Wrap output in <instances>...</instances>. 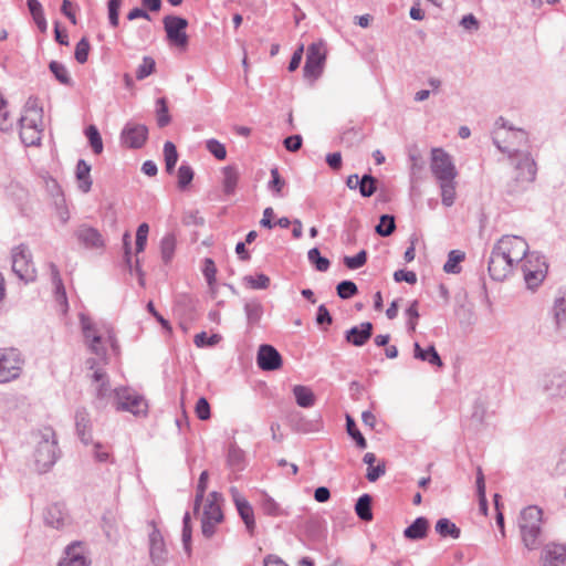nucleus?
<instances>
[{
	"instance_id": "nucleus-1",
	"label": "nucleus",
	"mask_w": 566,
	"mask_h": 566,
	"mask_svg": "<svg viewBox=\"0 0 566 566\" xmlns=\"http://www.w3.org/2000/svg\"><path fill=\"white\" fill-rule=\"evenodd\" d=\"M495 245L515 264L525 259L522 268L528 289L534 290L542 283L547 273L545 258L534 253L527 255L528 244L522 237L503 235Z\"/></svg>"
},
{
	"instance_id": "nucleus-2",
	"label": "nucleus",
	"mask_w": 566,
	"mask_h": 566,
	"mask_svg": "<svg viewBox=\"0 0 566 566\" xmlns=\"http://www.w3.org/2000/svg\"><path fill=\"white\" fill-rule=\"evenodd\" d=\"M493 144L496 148L507 154L511 164L514 167L515 175H517V187L510 188L511 192H523L527 185L534 181L536 176V164L531 154L526 149H518L512 145H502L500 140V133H494Z\"/></svg>"
},
{
	"instance_id": "nucleus-3",
	"label": "nucleus",
	"mask_w": 566,
	"mask_h": 566,
	"mask_svg": "<svg viewBox=\"0 0 566 566\" xmlns=\"http://www.w3.org/2000/svg\"><path fill=\"white\" fill-rule=\"evenodd\" d=\"M542 515V510L535 505L525 507L520 514L518 527L522 541L531 551L536 549L539 545Z\"/></svg>"
},
{
	"instance_id": "nucleus-4",
	"label": "nucleus",
	"mask_w": 566,
	"mask_h": 566,
	"mask_svg": "<svg viewBox=\"0 0 566 566\" xmlns=\"http://www.w3.org/2000/svg\"><path fill=\"white\" fill-rule=\"evenodd\" d=\"M57 441L52 429H45L41 433L34 451V462L38 472H48L57 460Z\"/></svg>"
},
{
	"instance_id": "nucleus-5",
	"label": "nucleus",
	"mask_w": 566,
	"mask_h": 566,
	"mask_svg": "<svg viewBox=\"0 0 566 566\" xmlns=\"http://www.w3.org/2000/svg\"><path fill=\"white\" fill-rule=\"evenodd\" d=\"M81 327L84 339L88 346V349L98 359L106 363V347L104 346V338L106 336L105 327L108 325L103 324L102 326L94 323L90 317L81 314L80 316Z\"/></svg>"
},
{
	"instance_id": "nucleus-6",
	"label": "nucleus",
	"mask_w": 566,
	"mask_h": 566,
	"mask_svg": "<svg viewBox=\"0 0 566 566\" xmlns=\"http://www.w3.org/2000/svg\"><path fill=\"white\" fill-rule=\"evenodd\" d=\"M430 170L437 182L449 181L458 177V170L451 155L442 148H432Z\"/></svg>"
},
{
	"instance_id": "nucleus-7",
	"label": "nucleus",
	"mask_w": 566,
	"mask_h": 566,
	"mask_svg": "<svg viewBox=\"0 0 566 566\" xmlns=\"http://www.w3.org/2000/svg\"><path fill=\"white\" fill-rule=\"evenodd\" d=\"M114 394L117 410L128 411L137 417L147 415L148 405L142 395L125 387L116 388Z\"/></svg>"
},
{
	"instance_id": "nucleus-8",
	"label": "nucleus",
	"mask_w": 566,
	"mask_h": 566,
	"mask_svg": "<svg viewBox=\"0 0 566 566\" xmlns=\"http://www.w3.org/2000/svg\"><path fill=\"white\" fill-rule=\"evenodd\" d=\"M23 359L14 348H0V384L12 381L21 375Z\"/></svg>"
},
{
	"instance_id": "nucleus-9",
	"label": "nucleus",
	"mask_w": 566,
	"mask_h": 566,
	"mask_svg": "<svg viewBox=\"0 0 566 566\" xmlns=\"http://www.w3.org/2000/svg\"><path fill=\"white\" fill-rule=\"evenodd\" d=\"M12 271L25 283L35 279V268L32 262V255L28 247L20 244L12 250Z\"/></svg>"
},
{
	"instance_id": "nucleus-10",
	"label": "nucleus",
	"mask_w": 566,
	"mask_h": 566,
	"mask_svg": "<svg viewBox=\"0 0 566 566\" xmlns=\"http://www.w3.org/2000/svg\"><path fill=\"white\" fill-rule=\"evenodd\" d=\"M164 29L168 41L179 48H186L188 44V35L186 29L188 21L178 15H166L163 19Z\"/></svg>"
},
{
	"instance_id": "nucleus-11",
	"label": "nucleus",
	"mask_w": 566,
	"mask_h": 566,
	"mask_svg": "<svg viewBox=\"0 0 566 566\" xmlns=\"http://www.w3.org/2000/svg\"><path fill=\"white\" fill-rule=\"evenodd\" d=\"M325 60L326 51L322 41L308 45L303 67L304 76L317 78L322 73Z\"/></svg>"
},
{
	"instance_id": "nucleus-12",
	"label": "nucleus",
	"mask_w": 566,
	"mask_h": 566,
	"mask_svg": "<svg viewBox=\"0 0 566 566\" xmlns=\"http://www.w3.org/2000/svg\"><path fill=\"white\" fill-rule=\"evenodd\" d=\"M515 263L506 258L505 252L497 250L494 244L488 261L490 276L494 281H503L512 272Z\"/></svg>"
},
{
	"instance_id": "nucleus-13",
	"label": "nucleus",
	"mask_w": 566,
	"mask_h": 566,
	"mask_svg": "<svg viewBox=\"0 0 566 566\" xmlns=\"http://www.w3.org/2000/svg\"><path fill=\"white\" fill-rule=\"evenodd\" d=\"M148 138V128L144 124L127 122L120 133V142L130 149L142 148Z\"/></svg>"
},
{
	"instance_id": "nucleus-14",
	"label": "nucleus",
	"mask_w": 566,
	"mask_h": 566,
	"mask_svg": "<svg viewBox=\"0 0 566 566\" xmlns=\"http://www.w3.org/2000/svg\"><path fill=\"white\" fill-rule=\"evenodd\" d=\"M21 142L30 147L40 145L42 137L43 122H36L28 116H21L19 119Z\"/></svg>"
},
{
	"instance_id": "nucleus-15",
	"label": "nucleus",
	"mask_w": 566,
	"mask_h": 566,
	"mask_svg": "<svg viewBox=\"0 0 566 566\" xmlns=\"http://www.w3.org/2000/svg\"><path fill=\"white\" fill-rule=\"evenodd\" d=\"M542 389L547 398H563L566 396V373H549L542 380Z\"/></svg>"
},
{
	"instance_id": "nucleus-16",
	"label": "nucleus",
	"mask_w": 566,
	"mask_h": 566,
	"mask_svg": "<svg viewBox=\"0 0 566 566\" xmlns=\"http://www.w3.org/2000/svg\"><path fill=\"white\" fill-rule=\"evenodd\" d=\"M256 364L264 371L277 370L282 366V356L272 345L263 344L259 347Z\"/></svg>"
},
{
	"instance_id": "nucleus-17",
	"label": "nucleus",
	"mask_w": 566,
	"mask_h": 566,
	"mask_svg": "<svg viewBox=\"0 0 566 566\" xmlns=\"http://www.w3.org/2000/svg\"><path fill=\"white\" fill-rule=\"evenodd\" d=\"M230 494L248 532L253 534L255 528V520L251 504L240 494L235 486L230 488Z\"/></svg>"
},
{
	"instance_id": "nucleus-18",
	"label": "nucleus",
	"mask_w": 566,
	"mask_h": 566,
	"mask_svg": "<svg viewBox=\"0 0 566 566\" xmlns=\"http://www.w3.org/2000/svg\"><path fill=\"white\" fill-rule=\"evenodd\" d=\"M167 548L160 531L156 527L149 534V556L154 566H163L167 562Z\"/></svg>"
},
{
	"instance_id": "nucleus-19",
	"label": "nucleus",
	"mask_w": 566,
	"mask_h": 566,
	"mask_svg": "<svg viewBox=\"0 0 566 566\" xmlns=\"http://www.w3.org/2000/svg\"><path fill=\"white\" fill-rule=\"evenodd\" d=\"M374 326L370 322H364L346 331L345 339L357 347L365 345L373 336Z\"/></svg>"
},
{
	"instance_id": "nucleus-20",
	"label": "nucleus",
	"mask_w": 566,
	"mask_h": 566,
	"mask_svg": "<svg viewBox=\"0 0 566 566\" xmlns=\"http://www.w3.org/2000/svg\"><path fill=\"white\" fill-rule=\"evenodd\" d=\"M76 433L84 444L93 442L92 423L90 415L85 408H78L75 412Z\"/></svg>"
},
{
	"instance_id": "nucleus-21",
	"label": "nucleus",
	"mask_w": 566,
	"mask_h": 566,
	"mask_svg": "<svg viewBox=\"0 0 566 566\" xmlns=\"http://www.w3.org/2000/svg\"><path fill=\"white\" fill-rule=\"evenodd\" d=\"M543 566H566V547L548 544L543 551Z\"/></svg>"
},
{
	"instance_id": "nucleus-22",
	"label": "nucleus",
	"mask_w": 566,
	"mask_h": 566,
	"mask_svg": "<svg viewBox=\"0 0 566 566\" xmlns=\"http://www.w3.org/2000/svg\"><path fill=\"white\" fill-rule=\"evenodd\" d=\"M59 566H88V562L83 553L81 543L75 542L65 548L64 557Z\"/></svg>"
},
{
	"instance_id": "nucleus-23",
	"label": "nucleus",
	"mask_w": 566,
	"mask_h": 566,
	"mask_svg": "<svg viewBox=\"0 0 566 566\" xmlns=\"http://www.w3.org/2000/svg\"><path fill=\"white\" fill-rule=\"evenodd\" d=\"M76 237L86 248H102L104 240L99 231L95 228L82 226L76 231Z\"/></svg>"
},
{
	"instance_id": "nucleus-24",
	"label": "nucleus",
	"mask_w": 566,
	"mask_h": 566,
	"mask_svg": "<svg viewBox=\"0 0 566 566\" xmlns=\"http://www.w3.org/2000/svg\"><path fill=\"white\" fill-rule=\"evenodd\" d=\"M428 528L429 521L423 516H419L405 528L403 536L411 541H419L427 536Z\"/></svg>"
},
{
	"instance_id": "nucleus-25",
	"label": "nucleus",
	"mask_w": 566,
	"mask_h": 566,
	"mask_svg": "<svg viewBox=\"0 0 566 566\" xmlns=\"http://www.w3.org/2000/svg\"><path fill=\"white\" fill-rule=\"evenodd\" d=\"M413 357L416 359L427 361L432 366H437V367L443 366L441 357L438 354V352L436 350L433 345H430L428 348L423 349L418 343H415Z\"/></svg>"
},
{
	"instance_id": "nucleus-26",
	"label": "nucleus",
	"mask_w": 566,
	"mask_h": 566,
	"mask_svg": "<svg viewBox=\"0 0 566 566\" xmlns=\"http://www.w3.org/2000/svg\"><path fill=\"white\" fill-rule=\"evenodd\" d=\"M49 268H50L51 281H52V284L54 287L55 300L59 304L67 307L66 291H65L62 277L60 275V271L54 263H50Z\"/></svg>"
},
{
	"instance_id": "nucleus-27",
	"label": "nucleus",
	"mask_w": 566,
	"mask_h": 566,
	"mask_svg": "<svg viewBox=\"0 0 566 566\" xmlns=\"http://www.w3.org/2000/svg\"><path fill=\"white\" fill-rule=\"evenodd\" d=\"M556 328L562 332L566 329V287L559 292L553 306Z\"/></svg>"
},
{
	"instance_id": "nucleus-28",
	"label": "nucleus",
	"mask_w": 566,
	"mask_h": 566,
	"mask_svg": "<svg viewBox=\"0 0 566 566\" xmlns=\"http://www.w3.org/2000/svg\"><path fill=\"white\" fill-rule=\"evenodd\" d=\"M499 133L501 136L502 133L501 132H499ZM500 140H501L502 145H512L515 148L523 149V147H525L528 143V136H527V133L523 129L509 128L505 132L504 139L502 140L500 138Z\"/></svg>"
},
{
	"instance_id": "nucleus-29",
	"label": "nucleus",
	"mask_w": 566,
	"mask_h": 566,
	"mask_svg": "<svg viewBox=\"0 0 566 566\" xmlns=\"http://www.w3.org/2000/svg\"><path fill=\"white\" fill-rule=\"evenodd\" d=\"M223 174V191L226 195H233L240 178V171L237 166L229 165L222 169Z\"/></svg>"
},
{
	"instance_id": "nucleus-30",
	"label": "nucleus",
	"mask_w": 566,
	"mask_h": 566,
	"mask_svg": "<svg viewBox=\"0 0 566 566\" xmlns=\"http://www.w3.org/2000/svg\"><path fill=\"white\" fill-rule=\"evenodd\" d=\"M227 463L233 471H241L245 465V453L235 443H231L228 449Z\"/></svg>"
},
{
	"instance_id": "nucleus-31",
	"label": "nucleus",
	"mask_w": 566,
	"mask_h": 566,
	"mask_svg": "<svg viewBox=\"0 0 566 566\" xmlns=\"http://www.w3.org/2000/svg\"><path fill=\"white\" fill-rule=\"evenodd\" d=\"M440 187L441 202L444 207H451L457 198V181L455 179L449 181L438 182Z\"/></svg>"
},
{
	"instance_id": "nucleus-32",
	"label": "nucleus",
	"mask_w": 566,
	"mask_h": 566,
	"mask_svg": "<svg viewBox=\"0 0 566 566\" xmlns=\"http://www.w3.org/2000/svg\"><path fill=\"white\" fill-rule=\"evenodd\" d=\"M90 172L91 166L84 159H80L76 165V178L80 182L78 187L83 192L91 190L92 179Z\"/></svg>"
},
{
	"instance_id": "nucleus-33",
	"label": "nucleus",
	"mask_w": 566,
	"mask_h": 566,
	"mask_svg": "<svg viewBox=\"0 0 566 566\" xmlns=\"http://www.w3.org/2000/svg\"><path fill=\"white\" fill-rule=\"evenodd\" d=\"M293 395L296 403L302 408H310L315 403V395L306 386L295 385L293 387Z\"/></svg>"
},
{
	"instance_id": "nucleus-34",
	"label": "nucleus",
	"mask_w": 566,
	"mask_h": 566,
	"mask_svg": "<svg viewBox=\"0 0 566 566\" xmlns=\"http://www.w3.org/2000/svg\"><path fill=\"white\" fill-rule=\"evenodd\" d=\"M434 530L441 537L458 539L461 535V530L447 517L438 520Z\"/></svg>"
},
{
	"instance_id": "nucleus-35",
	"label": "nucleus",
	"mask_w": 566,
	"mask_h": 566,
	"mask_svg": "<svg viewBox=\"0 0 566 566\" xmlns=\"http://www.w3.org/2000/svg\"><path fill=\"white\" fill-rule=\"evenodd\" d=\"M44 522L53 528H61L64 526V514L59 504L50 505L44 513Z\"/></svg>"
},
{
	"instance_id": "nucleus-36",
	"label": "nucleus",
	"mask_w": 566,
	"mask_h": 566,
	"mask_svg": "<svg viewBox=\"0 0 566 566\" xmlns=\"http://www.w3.org/2000/svg\"><path fill=\"white\" fill-rule=\"evenodd\" d=\"M371 495L365 493L360 495L355 504V512L361 521L369 522L373 520Z\"/></svg>"
},
{
	"instance_id": "nucleus-37",
	"label": "nucleus",
	"mask_w": 566,
	"mask_h": 566,
	"mask_svg": "<svg viewBox=\"0 0 566 566\" xmlns=\"http://www.w3.org/2000/svg\"><path fill=\"white\" fill-rule=\"evenodd\" d=\"M244 313L250 326L256 325L263 315V306L256 300H251L244 304Z\"/></svg>"
},
{
	"instance_id": "nucleus-38",
	"label": "nucleus",
	"mask_w": 566,
	"mask_h": 566,
	"mask_svg": "<svg viewBox=\"0 0 566 566\" xmlns=\"http://www.w3.org/2000/svg\"><path fill=\"white\" fill-rule=\"evenodd\" d=\"M286 186V181L281 177L276 167L271 169V180L268 182V190L275 198H283V189Z\"/></svg>"
},
{
	"instance_id": "nucleus-39",
	"label": "nucleus",
	"mask_w": 566,
	"mask_h": 566,
	"mask_svg": "<svg viewBox=\"0 0 566 566\" xmlns=\"http://www.w3.org/2000/svg\"><path fill=\"white\" fill-rule=\"evenodd\" d=\"M260 505L265 515H269V516L286 515L285 511L280 506V504L266 493H262Z\"/></svg>"
},
{
	"instance_id": "nucleus-40",
	"label": "nucleus",
	"mask_w": 566,
	"mask_h": 566,
	"mask_svg": "<svg viewBox=\"0 0 566 566\" xmlns=\"http://www.w3.org/2000/svg\"><path fill=\"white\" fill-rule=\"evenodd\" d=\"M464 260V253L460 250H451L448 260L443 265L446 273L458 274L461 272L460 263Z\"/></svg>"
},
{
	"instance_id": "nucleus-41",
	"label": "nucleus",
	"mask_w": 566,
	"mask_h": 566,
	"mask_svg": "<svg viewBox=\"0 0 566 566\" xmlns=\"http://www.w3.org/2000/svg\"><path fill=\"white\" fill-rule=\"evenodd\" d=\"M49 69L54 75V77L63 85L72 86L73 81L70 76V73L64 64L57 62V61H51L49 64Z\"/></svg>"
},
{
	"instance_id": "nucleus-42",
	"label": "nucleus",
	"mask_w": 566,
	"mask_h": 566,
	"mask_svg": "<svg viewBox=\"0 0 566 566\" xmlns=\"http://www.w3.org/2000/svg\"><path fill=\"white\" fill-rule=\"evenodd\" d=\"M29 11L41 31L46 30V20L41 3L38 0H27Z\"/></svg>"
},
{
	"instance_id": "nucleus-43",
	"label": "nucleus",
	"mask_w": 566,
	"mask_h": 566,
	"mask_svg": "<svg viewBox=\"0 0 566 566\" xmlns=\"http://www.w3.org/2000/svg\"><path fill=\"white\" fill-rule=\"evenodd\" d=\"M201 518L220 524L223 521V513L219 503L207 501Z\"/></svg>"
},
{
	"instance_id": "nucleus-44",
	"label": "nucleus",
	"mask_w": 566,
	"mask_h": 566,
	"mask_svg": "<svg viewBox=\"0 0 566 566\" xmlns=\"http://www.w3.org/2000/svg\"><path fill=\"white\" fill-rule=\"evenodd\" d=\"M24 115L36 122H43V108L39 105V99L35 96H30L24 104Z\"/></svg>"
},
{
	"instance_id": "nucleus-45",
	"label": "nucleus",
	"mask_w": 566,
	"mask_h": 566,
	"mask_svg": "<svg viewBox=\"0 0 566 566\" xmlns=\"http://www.w3.org/2000/svg\"><path fill=\"white\" fill-rule=\"evenodd\" d=\"M475 484H476L480 511L483 514H486L488 513V501H486V496H485V481H484L483 471L480 467L476 470Z\"/></svg>"
},
{
	"instance_id": "nucleus-46",
	"label": "nucleus",
	"mask_w": 566,
	"mask_h": 566,
	"mask_svg": "<svg viewBox=\"0 0 566 566\" xmlns=\"http://www.w3.org/2000/svg\"><path fill=\"white\" fill-rule=\"evenodd\" d=\"M176 239L172 234H166L160 241V253L164 263H169L175 254Z\"/></svg>"
},
{
	"instance_id": "nucleus-47",
	"label": "nucleus",
	"mask_w": 566,
	"mask_h": 566,
	"mask_svg": "<svg viewBox=\"0 0 566 566\" xmlns=\"http://www.w3.org/2000/svg\"><path fill=\"white\" fill-rule=\"evenodd\" d=\"M346 431H347L348 436L353 440H355V442L359 449H365L367 447L366 439L364 438L361 432L358 430L355 420L349 415L346 416Z\"/></svg>"
},
{
	"instance_id": "nucleus-48",
	"label": "nucleus",
	"mask_w": 566,
	"mask_h": 566,
	"mask_svg": "<svg viewBox=\"0 0 566 566\" xmlns=\"http://www.w3.org/2000/svg\"><path fill=\"white\" fill-rule=\"evenodd\" d=\"M359 182L360 184L358 185L357 188L359 189V192L364 198H369L376 192L377 179L370 174H365L359 179Z\"/></svg>"
},
{
	"instance_id": "nucleus-49",
	"label": "nucleus",
	"mask_w": 566,
	"mask_h": 566,
	"mask_svg": "<svg viewBox=\"0 0 566 566\" xmlns=\"http://www.w3.org/2000/svg\"><path fill=\"white\" fill-rule=\"evenodd\" d=\"M164 156H165V165L166 171L171 174L175 170L176 164L178 161V153L174 143L166 142L164 145Z\"/></svg>"
},
{
	"instance_id": "nucleus-50",
	"label": "nucleus",
	"mask_w": 566,
	"mask_h": 566,
	"mask_svg": "<svg viewBox=\"0 0 566 566\" xmlns=\"http://www.w3.org/2000/svg\"><path fill=\"white\" fill-rule=\"evenodd\" d=\"M396 229L395 218L391 214H382L375 231L380 237H389Z\"/></svg>"
},
{
	"instance_id": "nucleus-51",
	"label": "nucleus",
	"mask_w": 566,
	"mask_h": 566,
	"mask_svg": "<svg viewBox=\"0 0 566 566\" xmlns=\"http://www.w3.org/2000/svg\"><path fill=\"white\" fill-rule=\"evenodd\" d=\"M307 258L311 264H313L317 271L326 272L329 269V260L325 256H322L317 248H312L307 252Z\"/></svg>"
},
{
	"instance_id": "nucleus-52",
	"label": "nucleus",
	"mask_w": 566,
	"mask_h": 566,
	"mask_svg": "<svg viewBox=\"0 0 566 566\" xmlns=\"http://www.w3.org/2000/svg\"><path fill=\"white\" fill-rule=\"evenodd\" d=\"M85 136L88 139V143L95 154H101L103 151V140L102 136L95 125H90L85 129Z\"/></svg>"
},
{
	"instance_id": "nucleus-53",
	"label": "nucleus",
	"mask_w": 566,
	"mask_h": 566,
	"mask_svg": "<svg viewBox=\"0 0 566 566\" xmlns=\"http://www.w3.org/2000/svg\"><path fill=\"white\" fill-rule=\"evenodd\" d=\"M156 113H157V125L160 128L167 126L170 123L171 117L169 115L168 105H167V101L165 97H160L157 99Z\"/></svg>"
},
{
	"instance_id": "nucleus-54",
	"label": "nucleus",
	"mask_w": 566,
	"mask_h": 566,
	"mask_svg": "<svg viewBox=\"0 0 566 566\" xmlns=\"http://www.w3.org/2000/svg\"><path fill=\"white\" fill-rule=\"evenodd\" d=\"M336 292L338 297L348 300L358 293V289L353 281L344 280L337 284Z\"/></svg>"
},
{
	"instance_id": "nucleus-55",
	"label": "nucleus",
	"mask_w": 566,
	"mask_h": 566,
	"mask_svg": "<svg viewBox=\"0 0 566 566\" xmlns=\"http://www.w3.org/2000/svg\"><path fill=\"white\" fill-rule=\"evenodd\" d=\"M193 169L186 163H182L178 168V187L186 189L193 179Z\"/></svg>"
},
{
	"instance_id": "nucleus-56",
	"label": "nucleus",
	"mask_w": 566,
	"mask_h": 566,
	"mask_svg": "<svg viewBox=\"0 0 566 566\" xmlns=\"http://www.w3.org/2000/svg\"><path fill=\"white\" fill-rule=\"evenodd\" d=\"M156 62L150 56H144L142 64L136 70V78L143 81L155 71Z\"/></svg>"
},
{
	"instance_id": "nucleus-57",
	"label": "nucleus",
	"mask_w": 566,
	"mask_h": 566,
	"mask_svg": "<svg viewBox=\"0 0 566 566\" xmlns=\"http://www.w3.org/2000/svg\"><path fill=\"white\" fill-rule=\"evenodd\" d=\"M367 251L360 250L356 255L345 256L343 262L349 270H357L364 266L367 262Z\"/></svg>"
},
{
	"instance_id": "nucleus-58",
	"label": "nucleus",
	"mask_w": 566,
	"mask_h": 566,
	"mask_svg": "<svg viewBox=\"0 0 566 566\" xmlns=\"http://www.w3.org/2000/svg\"><path fill=\"white\" fill-rule=\"evenodd\" d=\"M244 281L253 290H265L270 285V277L263 273L255 276L248 275L244 277Z\"/></svg>"
},
{
	"instance_id": "nucleus-59",
	"label": "nucleus",
	"mask_w": 566,
	"mask_h": 566,
	"mask_svg": "<svg viewBox=\"0 0 566 566\" xmlns=\"http://www.w3.org/2000/svg\"><path fill=\"white\" fill-rule=\"evenodd\" d=\"M206 148L218 160H223L227 157V149L224 145L214 138L208 139L206 142Z\"/></svg>"
},
{
	"instance_id": "nucleus-60",
	"label": "nucleus",
	"mask_w": 566,
	"mask_h": 566,
	"mask_svg": "<svg viewBox=\"0 0 566 566\" xmlns=\"http://www.w3.org/2000/svg\"><path fill=\"white\" fill-rule=\"evenodd\" d=\"M149 232V226L146 222H143L138 226L136 231V253H140L145 250L147 244V237Z\"/></svg>"
},
{
	"instance_id": "nucleus-61",
	"label": "nucleus",
	"mask_w": 566,
	"mask_h": 566,
	"mask_svg": "<svg viewBox=\"0 0 566 566\" xmlns=\"http://www.w3.org/2000/svg\"><path fill=\"white\" fill-rule=\"evenodd\" d=\"M91 45L86 38H82L76 43L74 56L80 64H84L87 61Z\"/></svg>"
},
{
	"instance_id": "nucleus-62",
	"label": "nucleus",
	"mask_w": 566,
	"mask_h": 566,
	"mask_svg": "<svg viewBox=\"0 0 566 566\" xmlns=\"http://www.w3.org/2000/svg\"><path fill=\"white\" fill-rule=\"evenodd\" d=\"M221 339L219 334L208 335L206 332L197 334L193 338V343L197 347L213 346Z\"/></svg>"
},
{
	"instance_id": "nucleus-63",
	"label": "nucleus",
	"mask_w": 566,
	"mask_h": 566,
	"mask_svg": "<svg viewBox=\"0 0 566 566\" xmlns=\"http://www.w3.org/2000/svg\"><path fill=\"white\" fill-rule=\"evenodd\" d=\"M122 0H108V20L112 27H117L119 23V8Z\"/></svg>"
},
{
	"instance_id": "nucleus-64",
	"label": "nucleus",
	"mask_w": 566,
	"mask_h": 566,
	"mask_svg": "<svg viewBox=\"0 0 566 566\" xmlns=\"http://www.w3.org/2000/svg\"><path fill=\"white\" fill-rule=\"evenodd\" d=\"M195 411L200 420H208L211 417L210 405L205 397L197 400Z\"/></svg>"
}]
</instances>
